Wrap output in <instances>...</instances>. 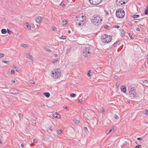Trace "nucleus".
<instances>
[{"label":"nucleus","instance_id":"nucleus-14","mask_svg":"<svg viewBox=\"0 0 148 148\" xmlns=\"http://www.w3.org/2000/svg\"><path fill=\"white\" fill-rule=\"evenodd\" d=\"M62 21L63 23H65V24H63L64 25H65L67 24V21L65 19L62 18Z\"/></svg>","mask_w":148,"mask_h":148},{"label":"nucleus","instance_id":"nucleus-10","mask_svg":"<svg viewBox=\"0 0 148 148\" xmlns=\"http://www.w3.org/2000/svg\"><path fill=\"white\" fill-rule=\"evenodd\" d=\"M42 17L38 16L36 18L35 21L37 23L39 24L40 23V22L42 19Z\"/></svg>","mask_w":148,"mask_h":148},{"label":"nucleus","instance_id":"nucleus-3","mask_svg":"<svg viewBox=\"0 0 148 148\" xmlns=\"http://www.w3.org/2000/svg\"><path fill=\"white\" fill-rule=\"evenodd\" d=\"M92 52L91 47H86L83 51V55L85 57L88 58L91 55Z\"/></svg>","mask_w":148,"mask_h":148},{"label":"nucleus","instance_id":"nucleus-56","mask_svg":"<svg viewBox=\"0 0 148 148\" xmlns=\"http://www.w3.org/2000/svg\"><path fill=\"white\" fill-rule=\"evenodd\" d=\"M108 131H109V130H106V133L107 134H108L109 133H108Z\"/></svg>","mask_w":148,"mask_h":148},{"label":"nucleus","instance_id":"nucleus-53","mask_svg":"<svg viewBox=\"0 0 148 148\" xmlns=\"http://www.w3.org/2000/svg\"><path fill=\"white\" fill-rule=\"evenodd\" d=\"M143 82L144 83L146 82H147V81L145 79H143L142 80Z\"/></svg>","mask_w":148,"mask_h":148},{"label":"nucleus","instance_id":"nucleus-37","mask_svg":"<svg viewBox=\"0 0 148 148\" xmlns=\"http://www.w3.org/2000/svg\"><path fill=\"white\" fill-rule=\"evenodd\" d=\"M60 5L61 6H62L63 7H64V6H65V4L63 3H62V2L61 4H60Z\"/></svg>","mask_w":148,"mask_h":148},{"label":"nucleus","instance_id":"nucleus-39","mask_svg":"<svg viewBox=\"0 0 148 148\" xmlns=\"http://www.w3.org/2000/svg\"><path fill=\"white\" fill-rule=\"evenodd\" d=\"M63 108L65 109H67V110H69V109H68V107L67 106H63Z\"/></svg>","mask_w":148,"mask_h":148},{"label":"nucleus","instance_id":"nucleus-57","mask_svg":"<svg viewBox=\"0 0 148 148\" xmlns=\"http://www.w3.org/2000/svg\"><path fill=\"white\" fill-rule=\"evenodd\" d=\"M15 81L14 80H12V83H15Z\"/></svg>","mask_w":148,"mask_h":148},{"label":"nucleus","instance_id":"nucleus-20","mask_svg":"<svg viewBox=\"0 0 148 148\" xmlns=\"http://www.w3.org/2000/svg\"><path fill=\"white\" fill-rule=\"evenodd\" d=\"M62 132V130L61 129H60L57 131V133L58 134H60Z\"/></svg>","mask_w":148,"mask_h":148},{"label":"nucleus","instance_id":"nucleus-30","mask_svg":"<svg viewBox=\"0 0 148 148\" xmlns=\"http://www.w3.org/2000/svg\"><path fill=\"white\" fill-rule=\"evenodd\" d=\"M58 61V59H55L54 61H52V63L53 64H54L56 63Z\"/></svg>","mask_w":148,"mask_h":148},{"label":"nucleus","instance_id":"nucleus-45","mask_svg":"<svg viewBox=\"0 0 148 148\" xmlns=\"http://www.w3.org/2000/svg\"><path fill=\"white\" fill-rule=\"evenodd\" d=\"M33 142L35 143H37V141L36 139H34Z\"/></svg>","mask_w":148,"mask_h":148},{"label":"nucleus","instance_id":"nucleus-49","mask_svg":"<svg viewBox=\"0 0 148 148\" xmlns=\"http://www.w3.org/2000/svg\"><path fill=\"white\" fill-rule=\"evenodd\" d=\"M114 27L117 28H119V26L118 25H116Z\"/></svg>","mask_w":148,"mask_h":148},{"label":"nucleus","instance_id":"nucleus-6","mask_svg":"<svg viewBox=\"0 0 148 148\" xmlns=\"http://www.w3.org/2000/svg\"><path fill=\"white\" fill-rule=\"evenodd\" d=\"M61 75L58 69H54L52 71V77L53 78H56L60 77Z\"/></svg>","mask_w":148,"mask_h":148},{"label":"nucleus","instance_id":"nucleus-11","mask_svg":"<svg viewBox=\"0 0 148 148\" xmlns=\"http://www.w3.org/2000/svg\"><path fill=\"white\" fill-rule=\"evenodd\" d=\"M53 116L54 118L56 119H59L61 117V116L59 114H58L57 113H55L53 114Z\"/></svg>","mask_w":148,"mask_h":148},{"label":"nucleus","instance_id":"nucleus-38","mask_svg":"<svg viewBox=\"0 0 148 148\" xmlns=\"http://www.w3.org/2000/svg\"><path fill=\"white\" fill-rule=\"evenodd\" d=\"M141 146V145H137L135 147V148H139V147Z\"/></svg>","mask_w":148,"mask_h":148},{"label":"nucleus","instance_id":"nucleus-55","mask_svg":"<svg viewBox=\"0 0 148 148\" xmlns=\"http://www.w3.org/2000/svg\"><path fill=\"white\" fill-rule=\"evenodd\" d=\"M137 140H142L141 138H137Z\"/></svg>","mask_w":148,"mask_h":148},{"label":"nucleus","instance_id":"nucleus-64","mask_svg":"<svg viewBox=\"0 0 148 148\" xmlns=\"http://www.w3.org/2000/svg\"><path fill=\"white\" fill-rule=\"evenodd\" d=\"M145 10L148 11V6L146 8Z\"/></svg>","mask_w":148,"mask_h":148},{"label":"nucleus","instance_id":"nucleus-63","mask_svg":"<svg viewBox=\"0 0 148 148\" xmlns=\"http://www.w3.org/2000/svg\"><path fill=\"white\" fill-rule=\"evenodd\" d=\"M117 84H118L117 83H116V86H117V87L119 86V85L118 84L117 85Z\"/></svg>","mask_w":148,"mask_h":148},{"label":"nucleus","instance_id":"nucleus-2","mask_svg":"<svg viewBox=\"0 0 148 148\" xmlns=\"http://www.w3.org/2000/svg\"><path fill=\"white\" fill-rule=\"evenodd\" d=\"M102 21V18L99 16L95 14L92 17L91 22L94 25H99Z\"/></svg>","mask_w":148,"mask_h":148},{"label":"nucleus","instance_id":"nucleus-16","mask_svg":"<svg viewBox=\"0 0 148 148\" xmlns=\"http://www.w3.org/2000/svg\"><path fill=\"white\" fill-rule=\"evenodd\" d=\"M27 58L31 60H33V58L32 56L29 54L27 55Z\"/></svg>","mask_w":148,"mask_h":148},{"label":"nucleus","instance_id":"nucleus-23","mask_svg":"<svg viewBox=\"0 0 148 148\" xmlns=\"http://www.w3.org/2000/svg\"><path fill=\"white\" fill-rule=\"evenodd\" d=\"M44 49L48 52L51 53L52 52V51L51 50L46 48H45Z\"/></svg>","mask_w":148,"mask_h":148},{"label":"nucleus","instance_id":"nucleus-35","mask_svg":"<svg viewBox=\"0 0 148 148\" xmlns=\"http://www.w3.org/2000/svg\"><path fill=\"white\" fill-rule=\"evenodd\" d=\"M121 36L122 37H124L125 36V34L124 32H122L121 34Z\"/></svg>","mask_w":148,"mask_h":148},{"label":"nucleus","instance_id":"nucleus-17","mask_svg":"<svg viewBox=\"0 0 148 148\" xmlns=\"http://www.w3.org/2000/svg\"><path fill=\"white\" fill-rule=\"evenodd\" d=\"M71 48H69L66 50V53L67 54L69 53L71 51Z\"/></svg>","mask_w":148,"mask_h":148},{"label":"nucleus","instance_id":"nucleus-34","mask_svg":"<svg viewBox=\"0 0 148 148\" xmlns=\"http://www.w3.org/2000/svg\"><path fill=\"white\" fill-rule=\"evenodd\" d=\"M118 42V41H116L114 44L113 46L114 47H116L117 46V44Z\"/></svg>","mask_w":148,"mask_h":148},{"label":"nucleus","instance_id":"nucleus-9","mask_svg":"<svg viewBox=\"0 0 148 148\" xmlns=\"http://www.w3.org/2000/svg\"><path fill=\"white\" fill-rule=\"evenodd\" d=\"M136 90L134 88L131 89L129 92V95L130 97H134L136 95Z\"/></svg>","mask_w":148,"mask_h":148},{"label":"nucleus","instance_id":"nucleus-47","mask_svg":"<svg viewBox=\"0 0 148 148\" xmlns=\"http://www.w3.org/2000/svg\"><path fill=\"white\" fill-rule=\"evenodd\" d=\"M136 31H140V29L139 28H138V27H137L136 29Z\"/></svg>","mask_w":148,"mask_h":148},{"label":"nucleus","instance_id":"nucleus-15","mask_svg":"<svg viewBox=\"0 0 148 148\" xmlns=\"http://www.w3.org/2000/svg\"><path fill=\"white\" fill-rule=\"evenodd\" d=\"M43 94L47 98H48L50 96V94L48 92H44Z\"/></svg>","mask_w":148,"mask_h":148},{"label":"nucleus","instance_id":"nucleus-21","mask_svg":"<svg viewBox=\"0 0 148 148\" xmlns=\"http://www.w3.org/2000/svg\"><path fill=\"white\" fill-rule=\"evenodd\" d=\"M11 93L13 94H17L19 93V92L16 90H15L13 92Z\"/></svg>","mask_w":148,"mask_h":148},{"label":"nucleus","instance_id":"nucleus-13","mask_svg":"<svg viewBox=\"0 0 148 148\" xmlns=\"http://www.w3.org/2000/svg\"><path fill=\"white\" fill-rule=\"evenodd\" d=\"M25 26L28 28L29 30L31 29V26L28 23H25Z\"/></svg>","mask_w":148,"mask_h":148},{"label":"nucleus","instance_id":"nucleus-58","mask_svg":"<svg viewBox=\"0 0 148 148\" xmlns=\"http://www.w3.org/2000/svg\"><path fill=\"white\" fill-rule=\"evenodd\" d=\"M40 105L41 106H45V105L43 103H41Z\"/></svg>","mask_w":148,"mask_h":148},{"label":"nucleus","instance_id":"nucleus-5","mask_svg":"<svg viewBox=\"0 0 148 148\" xmlns=\"http://www.w3.org/2000/svg\"><path fill=\"white\" fill-rule=\"evenodd\" d=\"M116 16L119 18H123L125 16L124 10L122 8L117 9L116 12Z\"/></svg>","mask_w":148,"mask_h":148},{"label":"nucleus","instance_id":"nucleus-25","mask_svg":"<svg viewBox=\"0 0 148 148\" xmlns=\"http://www.w3.org/2000/svg\"><path fill=\"white\" fill-rule=\"evenodd\" d=\"M73 121L75 123L77 124L79 123V121L77 119H75Z\"/></svg>","mask_w":148,"mask_h":148},{"label":"nucleus","instance_id":"nucleus-1","mask_svg":"<svg viewBox=\"0 0 148 148\" xmlns=\"http://www.w3.org/2000/svg\"><path fill=\"white\" fill-rule=\"evenodd\" d=\"M86 17L84 15L77 17L76 18L75 22L76 25L79 26H82L86 21Z\"/></svg>","mask_w":148,"mask_h":148},{"label":"nucleus","instance_id":"nucleus-44","mask_svg":"<svg viewBox=\"0 0 148 148\" xmlns=\"http://www.w3.org/2000/svg\"><path fill=\"white\" fill-rule=\"evenodd\" d=\"M84 130L86 131H88V129H87V127H84Z\"/></svg>","mask_w":148,"mask_h":148},{"label":"nucleus","instance_id":"nucleus-50","mask_svg":"<svg viewBox=\"0 0 148 148\" xmlns=\"http://www.w3.org/2000/svg\"><path fill=\"white\" fill-rule=\"evenodd\" d=\"M56 28L55 27H53V30L54 31L56 30Z\"/></svg>","mask_w":148,"mask_h":148},{"label":"nucleus","instance_id":"nucleus-61","mask_svg":"<svg viewBox=\"0 0 148 148\" xmlns=\"http://www.w3.org/2000/svg\"><path fill=\"white\" fill-rule=\"evenodd\" d=\"M14 69H18V68H17L15 66H14Z\"/></svg>","mask_w":148,"mask_h":148},{"label":"nucleus","instance_id":"nucleus-41","mask_svg":"<svg viewBox=\"0 0 148 148\" xmlns=\"http://www.w3.org/2000/svg\"><path fill=\"white\" fill-rule=\"evenodd\" d=\"M53 127L52 126H51V127H50L49 128V129L50 130H51V131H53Z\"/></svg>","mask_w":148,"mask_h":148},{"label":"nucleus","instance_id":"nucleus-12","mask_svg":"<svg viewBox=\"0 0 148 148\" xmlns=\"http://www.w3.org/2000/svg\"><path fill=\"white\" fill-rule=\"evenodd\" d=\"M121 90L124 93H125L126 92V88L125 86H122L121 88Z\"/></svg>","mask_w":148,"mask_h":148},{"label":"nucleus","instance_id":"nucleus-42","mask_svg":"<svg viewBox=\"0 0 148 148\" xmlns=\"http://www.w3.org/2000/svg\"><path fill=\"white\" fill-rule=\"evenodd\" d=\"M109 26L108 25H106L104 26V28L106 29H108Z\"/></svg>","mask_w":148,"mask_h":148},{"label":"nucleus","instance_id":"nucleus-18","mask_svg":"<svg viewBox=\"0 0 148 148\" xmlns=\"http://www.w3.org/2000/svg\"><path fill=\"white\" fill-rule=\"evenodd\" d=\"M21 46L22 47L26 48V47H28V45L27 44H23L21 45Z\"/></svg>","mask_w":148,"mask_h":148},{"label":"nucleus","instance_id":"nucleus-62","mask_svg":"<svg viewBox=\"0 0 148 148\" xmlns=\"http://www.w3.org/2000/svg\"><path fill=\"white\" fill-rule=\"evenodd\" d=\"M24 145L23 144H21V147H24Z\"/></svg>","mask_w":148,"mask_h":148},{"label":"nucleus","instance_id":"nucleus-36","mask_svg":"<svg viewBox=\"0 0 148 148\" xmlns=\"http://www.w3.org/2000/svg\"><path fill=\"white\" fill-rule=\"evenodd\" d=\"M61 38L62 39H66V36H62L61 37Z\"/></svg>","mask_w":148,"mask_h":148},{"label":"nucleus","instance_id":"nucleus-32","mask_svg":"<svg viewBox=\"0 0 148 148\" xmlns=\"http://www.w3.org/2000/svg\"><path fill=\"white\" fill-rule=\"evenodd\" d=\"M114 78L115 79H116V80H118L119 79V77L117 76H116V75H115L114 76Z\"/></svg>","mask_w":148,"mask_h":148},{"label":"nucleus","instance_id":"nucleus-24","mask_svg":"<svg viewBox=\"0 0 148 148\" xmlns=\"http://www.w3.org/2000/svg\"><path fill=\"white\" fill-rule=\"evenodd\" d=\"M2 62L6 64H8L10 63V61L9 60H3L2 61Z\"/></svg>","mask_w":148,"mask_h":148},{"label":"nucleus","instance_id":"nucleus-22","mask_svg":"<svg viewBox=\"0 0 148 148\" xmlns=\"http://www.w3.org/2000/svg\"><path fill=\"white\" fill-rule=\"evenodd\" d=\"M139 14H134L132 16V17L134 18H135L139 17Z\"/></svg>","mask_w":148,"mask_h":148},{"label":"nucleus","instance_id":"nucleus-28","mask_svg":"<svg viewBox=\"0 0 148 148\" xmlns=\"http://www.w3.org/2000/svg\"><path fill=\"white\" fill-rule=\"evenodd\" d=\"M115 130V129L114 128H113L112 129H111L109 130L108 132V133H110L112 132L113 131V132H114V130Z\"/></svg>","mask_w":148,"mask_h":148},{"label":"nucleus","instance_id":"nucleus-60","mask_svg":"<svg viewBox=\"0 0 148 148\" xmlns=\"http://www.w3.org/2000/svg\"><path fill=\"white\" fill-rule=\"evenodd\" d=\"M31 27H32L33 28H34L35 27V26L34 25H32V26H31Z\"/></svg>","mask_w":148,"mask_h":148},{"label":"nucleus","instance_id":"nucleus-48","mask_svg":"<svg viewBox=\"0 0 148 148\" xmlns=\"http://www.w3.org/2000/svg\"><path fill=\"white\" fill-rule=\"evenodd\" d=\"M82 101V99H79V101L80 103H81Z\"/></svg>","mask_w":148,"mask_h":148},{"label":"nucleus","instance_id":"nucleus-40","mask_svg":"<svg viewBox=\"0 0 148 148\" xmlns=\"http://www.w3.org/2000/svg\"><path fill=\"white\" fill-rule=\"evenodd\" d=\"M144 41L145 42H148V39L147 38H145L144 40Z\"/></svg>","mask_w":148,"mask_h":148},{"label":"nucleus","instance_id":"nucleus-31","mask_svg":"<svg viewBox=\"0 0 148 148\" xmlns=\"http://www.w3.org/2000/svg\"><path fill=\"white\" fill-rule=\"evenodd\" d=\"M4 56V54L2 53H0V58H3Z\"/></svg>","mask_w":148,"mask_h":148},{"label":"nucleus","instance_id":"nucleus-29","mask_svg":"<svg viewBox=\"0 0 148 148\" xmlns=\"http://www.w3.org/2000/svg\"><path fill=\"white\" fill-rule=\"evenodd\" d=\"M114 117L116 120H118L119 119V116L116 115V114H114Z\"/></svg>","mask_w":148,"mask_h":148},{"label":"nucleus","instance_id":"nucleus-54","mask_svg":"<svg viewBox=\"0 0 148 148\" xmlns=\"http://www.w3.org/2000/svg\"><path fill=\"white\" fill-rule=\"evenodd\" d=\"M14 72H15V71L14 70H11V73L12 74H14Z\"/></svg>","mask_w":148,"mask_h":148},{"label":"nucleus","instance_id":"nucleus-33","mask_svg":"<svg viewBox=\"0 0 148 148\" xmlns=\"http://www.w3.org/2000/svg\"><path fill=\"white\" fill-rule=\"evenodd\" d=\"M128 35L132 39H134V38L132 37V35L130 34L129 33Z\"/></svg>","mask_w":148,"mask_h":148},{"label":"nucleus","instance_id":"nucleus-43","mask_svg":"<svg viewBox=\"0 0 148 148\" xmlns=\"http://www.w3.org/2000/svg\"><path fill=\"white\" fill-rule=\"evenodd\" d=\"M148 11L147 10H145V14L147 15L148 14Z\"/></svg>","mask_w":148,"mask_h":148},{"label":"nucleus","instance_id":"nucleus-52","mask_svg":"<svg viewBox=\"0 0 148 148\" xmlns=\"http://www.w3.org/2000/svg\"><path fill=\"white\" fill-rule=\"evenodd\" d=\"M7 31H8V33H10V32H11V31L9 30L8 29H7Z\"/></svg>","mask_w":148,"mask_h":148},{"label":"nucleus","instance_id":"nucleus-7","mask_svg":"<svg viewBox=\"0 0 148 148\" xmlns=\"http://www.w3.org/2000/svg\"><path fill=\"white\" fill-rule=\"evenodd\" d=\"M128 1V0H116V3L117 5L120 6L125 4Z\"/></svg>","mask_w":148,"mask_h":148},{"label":"nucleus","instance_id":"nucleus-4","mask_svg":"<svg viewBox=\"0 0 148 148\" xmlns=\"http://www.w3.org/2000/svg\"><path fill=\"white\" fill-rule=\"evenodd\" d=\"M101 39L102 42L104 43H108L111 41L112 37L110 35L105 34L102 36Z\"/></svg>","mask_w":148,"mask_h":148},{"label":"nucleus","instance_id":"nucleus-59","mask_svg":"<svg viewBox=\"0 0 148 148\" xmlns=\"http://www.w3.org/2000/svg\"><path fill=\"white\" fill-rule=\"evenodd\" d=\"M19 115V118H20L21 116V113H19V115Z\"/></svg>","mask_w":148,"mask_h":148},{"label":"nucleus","instance_id":"nucleus-26","mask_svg":"<svg viewBox=\"0 0 148 148\" xmlns=\"http://www.w3.org/2000/svg\"><path fill=\"white\" fill-rule=\"evenodd\" d=\"M70 96L71 97H74L76 96V94L74 93H71L70 94Z\"/></svg>","mask_w":148,"mask_h":148},{"label":"nucleus","instance_id":"nucleus-19","mask_svg":"<svg viewBox=\"0 0 148 148\" xmlns=\"http://www.w3.org/2000/svg\"><path fill=\"white\" fill-rule=\"evenodd\" d=\"M1 32L2 34H5L7 33V31L5 29H2Z\"/></svg>","mask_w":148,"mask_h":148},{"label":"nucleus","instance_id":"nucleus-51","mask_svg":"<svg viewBox=\"0 0 148 148\" xmlns=\"http://www.w3.org/2000/svg\"><path fill=\"white\" fill-rule=\"evenodd\" d=\"M104 108H102V110L101 111V112L102 114H103L104 112Z\"/></svg>","mask_w":148,"mask_h":148},{"label":"nucleus","instance_id":"nucleus-8","mask_svg":"<svg viewBox=\"0 0 148 148\" xmlns=\"http://www.w3.org/2000/svg\"><path fill=\"white\" fill-rule=\"evenodd\" d=\"M102 0H89L90 3L93 5H98L99 4Z\"/></svg>","mask_w":148,"mask_h":148},{"label":"nucleus","instance_id":"nucleus-46","mask_svg":"<svg viewBox=\"0 0 148 148\" xmlns=\"http://www.w3.org/2000/svg\"><path fill=\"white\" fill-rule=\"evenodd\" d=\"M90 70H89L88 72V75L89 76V77H90V73H89V72H90Z\"/></svg>","mask_w":148,"mask_h":148},{"label":"nucleus","instance_id":"nucleus-27","mask_svg":"<svg viewBox=\"0 0 148 148\" xmlns=\"http://www.w3.org/2000/svg\"><path fill=\"white\" fill-rule=\"evenodd\" d=\"M143 113L144 114H146V115H148V110H146L145 111H144L143 112Z\"/></svg>","mask_w":148,"mask_h":148}]
</instances>
